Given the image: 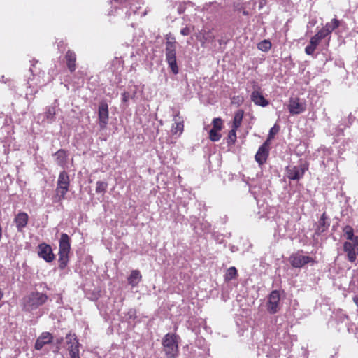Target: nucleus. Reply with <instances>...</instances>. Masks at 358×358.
I'll list each match as a JSON object with an SVG mask.
<instances>
[{
    "instance_id": "nucleus-1",
    "label": "nucleus",
    "mask_w": 358,
    "mask_h": 358,
    "mask_svg": "<svg viewBox=\"0 0 358 358\" xmlns=\"http://www.w3.org/2000/svg\"><path fill=\"white\" fill-rule=\"evenodd\" d=\"M179 336L174 334H167L162 340L163 350L166 358H176L178 355Z\"/></svg>"
},
{
    "instance_id": "nucleus-2",
    "label": "nucleus",
    "mask_w": 358,
    "mask_h": 358,
    "mask_svg": "<svg viewBox=\"0 0 358 358\" xmlns=\"http://www.w3.org/2000/svg\"><path fill=\"white\" fill-rule=\"evenodd\" d=\"M166 62L174 74H178L179 69L176 62V42L174 38H168L166 42Z\"/></svg>"
},
{
    "instance_id": "nucleus-3",
    "label": "nucleus",
    "mask_w": 358,
    "mask_h": 358,
    "mask_svg": "<svg viewBox=\"0 0 358 358\" xmlns=\"http://www.w3.org/2000/svg\"><path fill=\"white\" fill-rule=\"evenodd\" d=\"M48 297L45 294L33 292L27 297L24 298V309L31 312L37 309L39 306L43 305Z\"/></svg>"
},
{
    "instance_id": "nucleus-4",
    "label": "nucleus",
    "mask_w": 358,
    "mask_h": 358,
    "mask_svg": "<svg viewBox=\"0 0 358 358\" xmlns=\"http://www.w3.org/2000/svg\"><path fill=\"white\" fill-rule=\"evenodd\" d=\"M70 238L66 234H62L59 239V267L63 269L66 267L69 259V253L70 251Z\"/></svg>"
},
{
    "instance_id": "nucleus-5",
    "label": "nucleus",
    "mask_w": 358,
    "mask_h": 358,
    "mask_svg": "<svg viewBox=\"0 0 358 358\" xmlns=\"http://www.w3.org/2000/svg\"><path fill=\"white\" fill-rule=\"evenodd\" d=\"M69 183L70 180L68 173L64 171H62L58 177L56 189L57 196L59 197V201L65 198V195L69 191Z\"/></svg>"
},
{
    "instance_id": "nucleus-6",
    "label": "nucleus",
    "mask_w": 358,
    "mask_h": 358,
    "mask_svg": "<svg viewBox=\"0 0 358 358\" xmlns=\"http://www.w3.org/2000/svg\"><path fill=\"white\" fill-rule=\"evenodd\" d=\"M307 169L306 164L302 163L296 166H289L286 169L287 176L290 180H299L303 176Z\"/></svg>"
},
{
    "instance_id": "nucleus-7",
    "label": "nucleus",
    "mask_w": 358,
    "mask_h": 358,
    "mask_svg": "<svg viewBox=\"0 0 358 358\" xmlns=\"http://www.w3.org/2000/svg\"><path fill=\"white\" fill-rule=\"evenodd\" d=\"M290 263L294 268H301L308 263H314V259L306 255H303L300 252L293 254L290 258Z\"/></svg>"
},
{
    "instance_id": "nucleus-8",
    "label": "nucleus",
    "mask_w": 358,
    "mask_h": 358,
    "mask_svg": "<svg viewBox=\"0 0 358 358\" xmlns=\"http://www.w3.org/2000/svg\"><path fill=\"white\" fill-rule=\"evenodd\" d=\"M280 293L277 290H273L270 294L267 302V310L270 314L276 313L280 309Z\"/></svg>"
},
{
    "instance_id": "nucleus-9",
    "label": "nucleus",
    "mask_w": 358,
    "mask_h": 358,
    "mask_svg": "<svg viewBox=\"0 0 358 358\" xmlns=\"http://www.w3.org/2000/svg\"><path fill=\"white\" fill-rule=\"evenodd\" d=\"M358 252V236H355L352 242H345L343 250L347 254V258L350 262H354L357 259L355 250Z\"/></svg>"
},
{
    "instance_id": "nucleus-10",
    "label": "nucleus",
    "mask_w": 358,
    "mask_h": 358,
    "mask_svg": "<svg viewBox=\"0 0 358 358\" xmlns=\"http://www.w3.org/2000/svg\"><path fill=\"white\" fill-rule=\"evenodd\" d=\"M99 124L101 129H104L108 122V106L106 102H101L98 108Z\"/></svg>"
},
{
    "instance_id": "nucleus-11",
    "label": "nucleus",
    "mask_w": 358,
    "mask_h": 358,
    "mask_svg": "<svg viewBox=\"0 0 358 358\" xmlns=\"http://www.w3.org/2000/svg\"><path fill=\"white\" fill-rule=\"evenodd\" d=\"M38 256L45 260L47 262H52L54 258L52 248L45 243H41L38 245Z\"/></svg>"
},
{
    "instance_id": "nucleus-12",
    "label": "nucleus",
    "mask_w": 358,
    "mask_h": 358,
    "mask_svg": "<svg viewBox=\"0 0 358 358\" xmlns=\"http://www.w3.org/2000/svg\"><path fill=\"white\" fill-rule=\"evenodd\" d=\"M288 108L291 114L298 115L305 111L306 106L303 103L300 102L299 99L291 98Z\"/></svg>"
},
{
    "instance_id": "nucleus-13",
    "label": "nucleus",
    "mask_w": 358,
    "mask_h": 358,
    "mask_svg": "<svg viewBox=\"0 0 358 358\" xmlns=\"http://www.w3.org/2000/svg\"><path fill=\"white\" fill-rule=\"evenodd\" d=\"M29 215L27 213L20 212L15 215L14 222L15 224L17 231L20 232L27 225Z\"/></svg>"
},
{
    "instance_id": "nucleus-14",
    "label": "nucleus",
    "mask_w": 358,
    "mask_h": 358,
    "mask_svg": "<svg viewBox=\"0 0 358 358\" xmlns=\"http://www.w3.org/2000/svg\"><path fill=\"white\" fill-rule=\"evenodd\" d=\"M268 156V149L267 142L263 143L258 149L255 155V160L259 164H264Z\"/></svg>"
},
{
    "instance_id": "nucleus-15",
    "label": "nucleus",
    "mask_w": 358,
    "mask_h": 358,
    "mask_svg": "<svg viewBox=\"0 0 358 358\" xmlns=\"http://www.w3.org/2000/svg\"><path fill=\"white\" fill-rule=\"evenodd\" d=\"M53 336L49 332H43L37 338L35 343V348L37 350H40L45 344L50 343L52 341Z\"/></svg>"
},
{
    "instance_id": "nucleus-16",
    "label": "nucleus",
    "mask_w": 358,
    "mask_h": 358,
    "mask_svg": "<svg viewBox=\"0 0 358 358\" xmlns=\"http://www.w3.org/2000/svg\"><path fill=\"white\" fill-rule=\"evenodd\" d=\"M65 59H66V66H67L69 71L71 73L74 72L77 68L76 53L71 50H68V51L66 52V53L65 55Z\"/></svg>"
},
{
    "instance_id": "nucleus-17",
    "label": "nucleus",
    "mask_w": 358,
    "mask_h": 358,
    "mask_svg": "<svg viewBox=\"0 0 358 358\" xmlns=\"http://www.w3.org/2000/svg\"><path fill=\"white\" fill-rule=\"evenodd\" d=\"M251 100L257 106L266 107L269 102L264 98L262 94L258 90H254L251 94Z\"/></svg>"
},
{
    "instance_id": "nucleus-18",
    "label": "nucleus",
    "mask_w": 358,
    "mask_h": 358,
    "mask_svg": "<svg viewBox=\"0 0 358 358\" xmlns=\"http://www.w3.org/2000/svg\"><path fill=\"white\" fill-rule=\"evenodd\" d=\"M57 101L55 100L54 103L47 107L46 110L45 112V120L47 123H52L55 120L56 115V107L57 106Z\"/></svg>"
},
{
    "instance_id": "nucleus-19",
    "label": "nucleus",
    "mask_w": 358,
    "mask_h": 358,
    "mask_svg": "<svg viewBox=\"0 0 358 358\" xmlns=\"http://www.w3.org/2000/svg\"><path fill=\"white\" fill-rule=\"evenodd\" d=\"M327 217L326 213H324L322 215L320 220L318 221V224H317V227L316 229L317 234H320L327 230V229L329 228L330 224L327 221Z\"/></svg>"
},
{
    "instance_id": "nucleus-20",
    "label": "nucleus",
    "mask_w": 358,
    "mask_h": 358,
    "mask_svg": "<svg viewBox=\"0 0 358 358\" xmlns=\"http://www.w3.org/2000/svg\"><path fill=\"white\" fill-rule=\"evenodd\" d=\"M141 278L140 271L134 270L128 278V283L132 287H136L141 280Z\"/></svg>"
},
{
    "instance_id": "nucleus-21",
    "label": "nucleus",
    "mask_w": 358,
    "mask_h": 358,
    "mask_svg": "<svg viewBox=\"0 0 358 358\" xmlns=\"http://www.w3.org/2000/svg\"><path fill=\"white\" fill-rule=\"evenodd\" d=\"M178 115H176L174 117L175 124H173L171 127V132L173 134H178L180 135L184 129V124L182 120H178L177 117Z\"/></svg>"
},
{
    "instance_id": "nucleus-22",
    "label": "nucleus",
    "mask_w": 358,
    "mask_h": 358,
    "mask_svg": "<svg viewBox=\"0 0 358 358\" xmlns=\"http://www.w3.org/2000/svg\"><path fill=\"white\" fill-rule=\"evenodd\" d=\"M55 156L56 157L57 164L63 166L66 162L67 155L64 150L60 149L55 153Z\"/></svg>"
},
{
    "instance_id": "nucleus-23",
    "label": "nucleus",
    "mask_w": 358,
    "mask_h": 358,
    "mask_svg": "<svg viewBox=\"0 0 358 358\" xmlns=\"http://www.w3.org/2000/svg\"><path fill=\"white\" fill-rule=\"evenodd\" d=\"M320 41L313 36L310 40V43L305 48V52L308 55H312L315 52Z\"/></svg>"
},
{
    "instance_id": "nucleus-24",
    "label": "nucleus",
    "mask_w": 358,
    "mask_h": 358,
    "mask_svg": "<svg viewBox=\"0 0 358 358\" xmlns=\"http://www.w3.org/2000/svg\"><path fill=\"white\" fill-rule=\"evenodd\" d=\"M343 235L348 240L352 241V242L355 240V236H354V229L350 225H346L343 227Z\"/></svg>"
},
{
    "instance_id": "nucleus-25",
    "label": "nucleus",
    "mask_w": 358,
    "mask_h": 358,
    "mask_svg": "<svg viewBox=\"0 0 358 358\" xmlns=\"http://www.w3.org/2000/svg\"><path fill=\"white\" fill-rule=\"evenodd\" d=\"M339 26V21L336 18L332 19L330 22L326 24L324 29L329 33L331 34L335 29Z\"/></svg>"
},
{
    "instance_id": "nucleus-26",
    "label": "nucleus",
    "mask_w": 358,
    "mask_h": 358,
    "mask_svg": "<svg viewBox=\"0 0 358 358\" xmlns=\"http://www.w3.org/2000/svg\"><path fill=\"white\" fill-rule=\"evenodd\" d=\"M237 275V270L234 266H231L228 268L224 275V280L226 281H230L234 279Z\"/></svg>"
},
{
    "instance_id": "nucleus-27",
    "label": "nucleus",
    "mask_w": 358,
    "mask_h": 358,
    "mask_svg": "<svg viewBox=\"0 0 358 358\" xmlns=\"http://www.w3.org/2000/svg\"><path fill=\"white\" fill-rule=\"evenodd\" d=\"M263 350L266 351V357L268 358H277L278 357V352L277 350L274 348L271 349L268 345H264Z\"/></svg>"
},
{
    "instance_id": "nucleus-28",
    "label": "nucleus",
    "mask_w": 358,
    "mask_h": 358,
    "mask_svg": "<svg viewBox=\"0 0 358 358\" xmlns=\"http://www.w3.org/2000/svg\"><path fill=\"white\" fill-rule=\"evenodd\" d=\"M259 50L263 52H267L271 48V43L268 40H263L257 44Z\"/></svg>"
},
{
    "instance_id": "nucleus-29",
    "label": "nucleus",
    "mask_w": 358,
    "mask_h": 358,
    "mask_svg": "<svg viewBox=\"0 0 358 358\" xmlns=\"http://www.w3.org/2000/svg\"><path fill=\"white\" fill-rule=\"evenodd\" d=\"M79 346L80 343H78V344H73L68 347V350L69 352V355L71 358L79 355Z\"/></svg>"
},
{
    "instance_id": "nucleus-30",
    "label": "nucleus",
    "mask_w": 358,
    "mask_h": 358,
    "mask_svg": "<svg viewBox=\"0 0 358 358\" xmlns=\"http://www.w3.org/2000/svg\"><path fill=\"white\" fill-rule=\"evenodd\" d=\"M108 184L106 182L97 181L96 183V192L104 193L106 192Z\"/></svg>"
},
{
    "instance_id": "nucleus-31",
    "label": "nucleus",
    "mask_w": 358,
    "mask_h": 358,
    "mask_svg": "<svg viewBox=\"0 0 358 358\" xmlns=\"http://www.w3.org/2000/svg\"><path fill=\"white\" fill-rule=\"evenodd\" d=\"M66 340L69 346L76 343L78 344V340L75 334L69 333L66 334Z\"/></svg>"
},
{
    "instance_id": "nucleus-32",
    "label": "nucleus",
    "mask_w": 358,
    "mask_h": 358,
    "mask_svg": "<svg viewBox=\"0 0 358 358\" xmlns=\"http://www.w3.org/2000/svg\"><path fill=\"white\" fill-rule=\"evenodd\" d=\"M218 130L212 129L209 131V138L213 142L218 141L221 138V134L218 133Z\"/></svg>"
},
{
    "instance_id": "nucleus-33",
    "label": "nucleus",
    "mask_w": 358,
    "mask_h": 358,
    "mask_svg": "<svg viewBox=\"0 0 358 358\" xmlns=\"http://www.w3.org/2000/svg\"><path fill=\"white\" fill-rule=\"evenodd\" d=\"M243 118V113L238 112L236 113L234 118V129H236L240 127Z\"/></svg>"
},
{
    "instance_id": "nucleus-34",
    "label": "nucleus",
    "mask_w": 358,
    "mask_h": 358,
    "mask_svg": "<svg viewBox=\"0 0 358 358\" xmlns=\"http://www.w3.org/2000/svg\"><path fill=\"white\" fill-rule=\"evenodd\" d=\"M212 124L213 126V129L220 131L222 128V120L220 117L214 118L213 120Z\"/></svg>"
},
{
    "instance_id": "nucleus-35",
    "label": "nucleus",
    "mask_w": 358,
    "mask_h": 358,
    "mask_svg": "<svg viewBox=\"0 0 358 358\" xmlns=\"http://www.w3.org/2000/svg\"><path fill=\"white\" fill-rule=\"evenodd\" d=\"M329 34L324 29L322 28L321 30H320L315 36H313L317 40L320 41L322 39L324 38L327 36H328Z\"/></svg>"
},
{
    "instance_id": "nucleus-36",
    "label": "nucleus",
    "mask_w": 358,
    "mask_h": 358,
    "mask_svg": "<svg viewBox=\"0 0 358 358\" xmlns=\"http://www.w3.org/2000/svg\"><path fill=\"white\" fill-rule=\"evenodd\" d=\"M280 127L275 124L269 131L268 140L273 138L274 136L279 131Z\"/></svg>"
},
{
    "instance_id": "nucleus-37",
    "label": "nucleus",
    "mask_w": 358,
    "mask_h": 358,
    "mask_svg": "<svg viewBox=\"0 0 358 358\" xmlns=\"http://www.w3.org/2000/svg\"><path fill=\"white\" fill-rule=\"evenodd\" d=\"M228 143H234L236 140V129H232L228 135Z\"/></svg>"
},
{
    "instance_id": "nucleus-38",
    "label": "nucleus",
    "mask_w": 358,
    "mask_h": 358,
    "mask_svg": "<svg viewBox=\"0 0 358 358\" xmlns=\"http://www.w3.org/2000/svg\"><path fill=\"white\" fill-rule=\"evenodd\" d=\"M127 318L129 320H134L136 317V312L134 309H130L127 314Z\"/></svg>"
},
{
    "instance_id": "nucleus-39",
    "label": "nucleus",
    "mask_w": 358,
    "mask_h": 358,
    "mask_svg": "<svg viewBox=\"0 0 358 358\" xmlns=\"http://www.w3.org/2000/svg\"><path fill=\"white\" fill-rule=\"evenodd\" d=\"M139 8L140 7L134 4L131 5L129 10V15H130L131 13H133L134 14H136Z\"/></svg>"
},
{
    "instance_id": "nucleus-40",
    "label": "nucleus",
    "mask_w": 358,
    "mask_h": 358,
    "mask_svg": "<svg viewBox=\"0 0 358 358\" xmlns=\"http://www.w3.org/2000/svg\"><path fill=\"white\" fill-rule=\"evenodd\" d=\"M135 96V93L133 94V96H130L128 92H124L123 94H122V101L124 102H127L128 100L131 98L133 99Z\"/></svg>"
},
{
    "instance_id": "nucleus-41",
    "label": "nucleus",
    "mask_w": 358,
    "mask_h": 358,
    "mask_svg": "<svg viewBox=\"0 0 358 358\" xmlns=\"http://www.w3.org/2000/svg\"><path fill=\"white\" fill-rule=\"evenodd\" d=\"M191 31V29L188 27H186L181 29L180 34L183 36H188L189 34H190Z\"/></svg>"
},
{
    "instance_id": "nucleus-42",
    "label": "nucleus",
    "mask_w": 358,
    "mask_h": 358,
    "mask_svg": "<svg viewBox=\"0 0 358 358\" xmlns=\"http://www.w3.org/2000/svg\"><path fill=\"white\" fill-rule=\"evenodd\" d=\"M202 226H203V228H202V229L203 231H207V232L209 231V228H210V224L208 223H207V222L206 223H203V224H202Z\"/></svg>"
},
{
    "instance_id": "nucleus-43",
    "label": "nucleus",
    "mask_w": 358,
    "mask_h": 358,
    "mask_svg": "<svg viewBox=\"0 0 358 358\" xmlns=\"http://www.w3.org/2000/svg\"><path fill=\"white\" fill-rule=\"evenodd\" d=\"M353 302L356 304V306L358 307V295H355L352 298Z\"/></svg>"
},
{
    "instance_id": "nucleus-44",
    "label": "nucleus",
    "mask_w": 358,
    "mask_h": 358,
    "mask_svg": "<svg viewBox=\"0 0 358 358\" xmlns=\"http://www.w3.org/2000/svg\"><path fill=\"white\" fill-rule=\"evenodd\" d=\"M266 3V0H260L259 1V8H262Z\"/></svg>"
},
{
    "instance_id": "nucleus-45",
    "label": "nucleus",
    "mask_w": 358,
    "mask_h": 358,
    "mask_svg": "<svg viewBox=\"0 0 358 358\" xmlns=\"http://www.w3.org/2000/svg\"><path fill=\"white\" fill-rule=\"evenodd\" d=\"M63 341V338L62 337H60L59 338H57V344H61Z\"/></svg>"
},
{
    "instance_id": "nucleus-46",
    "label": "nucleus",
    "mask_w": 358,
    "mask_h": 358,
    "mask_svg": "<svg viewBox=\"0 0 358 358\" xmlns=\"http://www.w3.org/2000/svg\"><path fill=\"white\" fill-rule=\"evenodd\" d=\"M3 296V292L1 290V289H0V300L2 299Z\"/></svg>"
},
{
    "instance_id": "nucleus-47",
    "label": "nucleus",
    "mask_w": 358,
    "mask_h": 358,
    "mask_svg": "<svg viewBox=\"0 0 358 358\" xmlns=\"http://www.w3.org/2000/svg\"><path fill=\"white\" fill-rule=\"evenodd\" d=\"M31 66H32L30 68V71H31V73H34V70H33V66H34V65L32 64Z\"/></svg>"
},
{
    "instance_id": "nucleus-48",
    "label": "nucleus",
    "mask_w": 358,
    "mask_h": 358,
    "mask_svg": "<svg viewBox=\"0 0 358 358\" xmlns=\"http://www.w3.org/2000/svg\"><path fill=\"white\" fill-rule=\"evenodd\" d=\"M113 1H115V2L121 3V0H113Z\"/></svg>"
},
{
    "instance_id": "nucleus-49",
    "label": "nucleus",
    "mask_w": 358,
    "mask_h": 358,
    "mask_svg": "<svg viewBox=\"0 0 358 358\" xmlns=\"http://www.w3.org/2000/svg\"><path fill=\"white\" fill-rule=\"evenodd\" d=\"M127 0H121V3L126 2Z\"/></svg>"
},
{
    "instance_id": "nucleus-50",
    "label": "nucleus",
    "mask_w": 358,
    "mask_h": 358,
    "mask_svg": "<svg viewBox=\"0 0 358 358\" xmlns=\"http://www.w3.org/2000/svg\"><path fill=\"white\" fill-rule=\"evenodd\" d=\"M29 95V92H27L26 96L28 97Z\"/></svg>"
},
{
    "instance_id": "nucleus-51",
    "label": "nucleus",
    "mask_w": 358,
    "mask_h": 358,
    "mask_svg": "<svg viewBox=\"0 0 358 358\" xmlns=\"http://www.w3.org/2000/svg\"><path fill=\"white\" fill-rule=\"evenodd\" d=\"M357 255H358V251H357Z\"/></svg>"
}]
</instances>
